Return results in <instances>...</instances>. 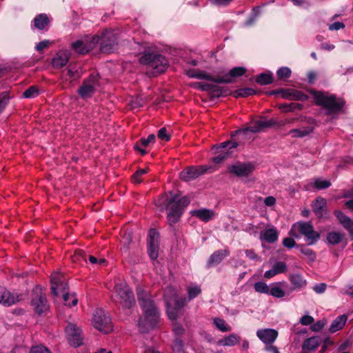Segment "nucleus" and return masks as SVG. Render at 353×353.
<instances>
[{"mask_svg": "<svg viewBox=\"0 0 353 353\" xmlns=\"http://www.w3.org/2000/svg\"><path fill=\"white\" fill-rule=\"evenodd\" d=\"M276 122L274 119L258 120L252 122L250 126L239 129L232 132L231 139L214 145L212 148L213 154H231L233 149L242 145L248 137L249 133H256L264 128L274 126Z\"/></svg>", "mask_w": 353, "mask_h": 353, "instance_id": "nucleus-1", "label": "nucleus"}, {"mask_svg": "<svg viewBox=\"0 0 353 353\" xmlns=\"http://www.w3.org/2000/svg\"><path fill=\"white\" fill-rule=\"evenodd\" d=\"M137 299L143 312V316L139 321V328L140 332L146 333L157 326L160 319V312L151 295L146 291L139 289Z\"/></svg>", "mask_w": 353, "mask_h": 353, "instance_id": "nucleus-2", "label": "nucleus"}, {"mask_svg": "<svg viewBox=\"0 0 353 353\" xmlns=\"http://www.w3.org/2000/svg\"><path fill=\"white\" fill-rule=\"evenodd\" d=\"M313 96L315 103L322 107L327 115L340 113L345 104L344 99L337 98L335 94L316 91Z\"/></svg>", "mask_w": 353, "mask_h": 353, "instance_id": "nucleus-3", "label": "nucleus"}, {"mask_svg": "<svg viewBox=\"0 0 353 353\" xmlns=\"http://www.w3.org/2000/svg\"><path fill=\"white\" fill-rule=\"evenodd\" d=\"M289 233L290 236L295 238L304 236L307 245H314L320 239V234L314 230V227L310 222L299 221L294 223Z\"/></svg>", "mask_w": 353, "mask_h": 353, "instance_id": "nucleus-4", "label": "nucleus"}, {"mask_svg": "<svg viewBox=\"0 0 353 353\" xmlns=\"http://www.w3.org/2000/svg\"><path fill=\"white\" fill-rule=\"evenodd\" d=\"M139 61L141 64L152 68L154 70L153 75H158L165 72L169 65L167 58L158 53H144Z\"/></svg>", "mask_w": 353, "mask_h": 353, "instance_id": "nucleus-5", "label": "nucleus"}, {"mask_svg": "<svg viewBox=\"0 0 353 353\" xmlns=\"http://www.w3.org/2000/svg\"><path fill=\"white\" fill-rule=\"evenodd\" d=\"M101 77L99 74L92 73L83 81L82 85L79 88L77 93L83 99L91 98L99 86Z\"/></svg>", "mask_w": 353, "mask_h": 353, "instance_id": "nucleus-6", "label": "nucleus"}, {"mask_svg": "<svg viewBox=\"0 0 353 353\" xmlns=\"http://www.w3.org/2000/svg\"><path fill=\"white\" fill-rule=\"evenodd\" d=\"M116 296L125 308H130L135 304L133 292L125 282L117 283L114 285Z\"/></svg>", "mask_w": 353, "mask_h": 353, "instance_id": "nucleus-7", "label": "nucleus"}, {"mask_svg": "<svg viewBox=\"0 0 353 353\" xmlns=\"http://www.w3.org/2000/svg\"><path fill=\"white\" fill-rule=\"evenodd\" d=\"M258 167L256 161H237L228 168L230 174L239 178H248Z\"/></svg>", "mask_w": 353, "mask_h": 353, "instance_id": "nucleus-8", "label": "nucleus"}, {"mask_svg": "<svg viewBox=\"0 0 353 353\" xmlns=\"http://www.w3.org/2000/svg\"><path fill=\"white\" fill-rule=\"evenodd\" d=\"M31 305L39 315L44 314L48 310L46 296L40 286H36L32 290Z\"/></svg>", "mask_w": 353, "mask_h": 353, "instance_id": "nucleus-9", "label": "nucleus"}, {"mask_svg": "<svg viewBox=\"0 0 353 353\" xmlns=\"http://www.w3.org/2000/svg\"><path fill=\"white\" fill-rule=\"evenodd\" d=\"M118 38L112 30H105L102 32L100 50L103 53L113 52L117 47Z\"/></svg>", "mask_w": 353, "mask_h": 353, "instance_id": "nucleus-10", "label": "nucleus"}, {"mask_svg": "<svg viewBox=\"0 0 353 353\" xmlns=\"http://www.w3.org/2000/svg\"><path fill=\"white\" fill-rule=\"evenodd\" d=\"M110 323V318L103 310H96L92 318V324L95 328L107 333L112 330Z\"/></svg>", "mask_w": 353, "mask_h": 353, "instance_id": "nucleus-11", "label": "nucleus"}, {"mask_svg": "<svg viewBox=\"0 0 353 353\" xmlns=\"http://www.w3.org/2000/svg\"><path fill=\"white\" fill-rule=\"evenodd\" d=\"M211 168V166L207 165L190 166L180 173V178L185 181H189L206 173Z\"/></svg>", "mask_w": 353, "mask_h": 353, "instance_id": "nucleus-12", "label": "nucleus"}, {"mask_svg": "<svg viewBox=\"0 0 353 353\" xmlns=\"http://www.w3.org/2000/svg\"><path fill=\"white\" fill-rule=\"evenodd\" d=\"M165 201H167L165 204L168 209L173 210L176 212H179L182 215L184 209L190 204V199L188 196H183L180 199H177L175 195L174 197L169 200L165 198Z\"/></svg>", "mask_w": 353, "mask_h": 353, "instance_id": "nucleus-13", "label": "nucleus"}, {"mask_svg": "<svg viewBox=\"0 0 353 353\" xmlns=\"http://www.w3.org/2000/svg\"><path fill=\"white\" fill-rule=\"evenodd\" d=\"M65 333L69 343L74 347H79L83 343L81 330L76 325L69 323L65 327Z\"/></svg>", "mask_w": 353, "mask_h": 353, "instance_id": "nucleus-14", "label": "nucleus"}, {"mask_svg": "<svg viewBox=\"0 0 353 353\" xmlns=\"http://www.w3.org/2000/svg\"><path fill=\"white\" fill-rule=\"evenodd\" d=\"M280 93L281 97L290 100H296L301 101H305L308 99V96L301 91L294 89H280L272 90L271 94H277Z\"/></svg>", "mask_w": 353, "mask_h": 353, "instance_id": "nucleus-15", "label": "nucleus"}, {"mask_svg": "<svg viewBox=\"0 0 353 353\" xmlns=\"http://www.w3.org/2000/svg\"><path fill=\"white\" fill-rule=\"evenodd\" d=\"M50 281L52 285L51 291L54 295L57 296L60 292H65L67 283H65V279L62 274L60 272H54L50 276Z\"/></svg>", "mask_w": 353, "mask_h": 353, "instance_id": "nucleus-16", "label": "nucleus"}, {"mask_svg": "<svg viewBox=\"0 0 353 353\" xmlns=\"http://www.w3.org/2000/svg\"><path fill=\"white\" fill-rule=\"evenodd\" d=\"M256 334L265 346L272 345L279 336L278 331L272 328L259 329Z\"/></svg>", "mask_w": 353, "mask_h": 353, "instance_id": "nucleus-17", "label": "nucleus"}, {"mask_svg": "<svg viewBox=\"0 0 353 353\" xmlns=\"http://www.w3.org/2000/svg\"><path fill=\"white\" fill-rule=\"evenodd\" d=\"M157 137L154 134H149L148 137H142L134 145L136 151L139 152L141 154H145L149 152L148 149L154 143Z\"/></svg>", "mask_w": 353, "mask_h": 353, "instance_id": "nucleus-18", "label": "nucleus"}, {"mask_svg": "<svg viewBox=\"0 0 353 353\" xmlns=\"http://www.w3.org/2000/svg\"><path fill=\"white\" fill-rule=\"evenodd\" d=\"M312 209L317 218L321 219L327 214V201L325 199L318 196L311 205Z\"/></svg>", "mask_w": 353, "mask_h": 353, "instance_id": "nucleus-19", "label": "nucleus"}, {"mask_svg": "<svg viewBox=\"0 0 353 353\" xmlns=\"http://www.w3.org/2000/svg\"><path fill=\"white\" fill-rule=\"evenodd\" d=\"M21 300L19 295H15L8 291L6 288L0 286V303L4 306H10Z\"/></svg>", "mask_w": 353, "mask_h": 353, "instance_id": "nucleus-20", "label": "nucleus"}, {"mask_svg": "<svg viewBox=\"0 0 353 353\" xmlns=\"http://www.w3.org/2000/svg\"><path fill=\"white\" fill-rule=\"evenodd\" d=\"M230 252L228 248L223 250H219L214 252L209 257L206 268H210L212 266L217 265L219 264L225 257L228 256Z\"/></svg>", "mask_w": 353, "mask_h": 353, "instance_id": "nucleus-21", "label": "nucleus"}, {"mask_svg": "<svg viewBox=\"0 0 353 353\" xmlns=\"http://www.w3.org/2000/svg\"><path fill=\"white\" fill-rule=\"evenodd\" d=\"M70 52L68 50H59L52 60V67L60 69L66 65L70 59Z\"/></svg>", "mask_w": 353, "mask_h": 353, "instance_id": "nucleus-22", "label": "nucleus"}, {"mask_svg": "<svg viewBox=\"0 0 353 353\" xmlns=\"http://www.w3.org/2000/svg\"><path fill=\"white\" fill-rule=\"evenodd\" d=\"M331 185V183L328 180L321 178H316L313 181H309L305 185L303 189L306 191H312L314 190H324L328 188Z\"/></svg>", "mask_w": 353, "mask_h": 353, "instance_id": "nucleus-23", "label": "nucleus"}, {"mask_svg": "<svg viewBox=\"0 0 353 353\" xmlns=\"http://www.w3.org/2000/svg\"><path fill=\"white\" fill-rule=\"evenodd\" d=\"M191 214L203 222H208L216 216V213L213 210L207 208H201L191 211Z\"/></svg>", "mask_w": 353, "mask_h": 353, "instance_id": "nucleus-24", "label": "nucleus"}, {"mask_svg": "<svg viewBox=\"0 0 353 353\" xmlns=\"http://www.w3.org/2000/svg\"><path fill=\"white\" fill-rule=\"evenodd\" d=\"M173 290V287H171V286L167 287L164 292V298H165V301L166 303V308H167V313H168V318L170 320H176L180 310L172 305V299H169L168 290Z\"/></svg>", "mask_w": 353, "mask_h": 353, "instance_id": "nucleus-25", "label": "nucleus"}, {"mask_svg": "<svg viewBox=\"0 0 353 353\" xmlns=\"http://www.w3.org/2000/svg\"><path fill=\"white\" fill-rule=\"evenodd\" d=\"M334 214L340 223L349 232L352 239H353V220L340 210H335Z\"/></svg>", "mask_w": 353, "mask_h": 353, "instance_id": "nucleus-26", "label": "nucleus"}, {"mask_svg": "<svg viewBox=\"0 0 353 353\" xmlns=\"http://www.w3.org/2000/svg\"><path fill=\"white\" fill-rule=\"evenodd\" d=\"M32 23V28H36L39 30H47L50 24V20L46 14L42 13L37 15Z\"/></svg>", "mask_w": 353, "mask_h": 353, "instance_id": "nucleus-27", "label": "nucleus"}, {"mask_svg": "<svg viewBox=\"0 0 353 353\" xmlns=\"http://www.w3.org/2000/svg\"><path fill=\"white\" fill-rule=\"evenodd\" d=\"M194 79L201 80H208L216 83H232V81L230 78H219L214 77L210 74L203 71H198L197 75L194 76Z\"/></svg>", "mask_w": 353, "mask_h": 353, "instance_id": "nucleus-28", "label": "nucleus"}, {"mask_svg": "<svg viewBox=\"0 0 353 353\" xmlns=\"http://www.w3.org/2000/svg\"><path fill=\"white\" fill-rule=\"evenodd\" d=\"M72 50L81 54H85L93 48V45H88V39L85 41L77 40L71 44Z\"/></svg>", "mask_w": 353, "mask_h": 353, "instance_id": "nucleus-29", "label": "nucleus"}, {"mask_svg": "<svg viewBox=\"0 0 353 353\" xmlns=\"http://www.w3.org/2000/svg\"><path fill=\"white\" fill-rule=\"evenodd\" d=\"M278 232L274 226L261 232V239L269 243L276 242L278 240Z\"/></svg>", "mask_w": 353, "mask_h": 353, "instance_id": "nucleus-30", "label": "nucleus"}, {"mask_svg": "<svg viewBox=\"0 0 353 353\" xmlns=\"http://www.w3.org/2000/svg\"><path fill=\"white\" fill-rule=\"evenodd\" d=\"M321 342L322 339L319 336H314L306 339L303 343V350L314 351L319 346Z\"/></svg>", "mask_w": 353, "mask_h": 353, "instance_id": "nucleus-31", "label": "nucleus"}, {"mask_svg": "<svg viewBox=\"0 0 353 353\" xmlns=\"http://www.w3.org/2000/svg\"><path fill=\"white\" fill-rule=\"evenodd\" d=\"M240 336L235 334H231L225 336L217 341V345L220 346H229L232 347L239 343Z\"/></svg>", "mask_w": 353, "mask_h": 353, "instance_id": "nucleus-32", "label": "nucleus"}, {"mask_svg": "<svg viewBox=\"0 0 353 353\" xmlns=\"http://www.w3.org/2000/svg\"><path fill=\"white\" fill-rule=\"evenodd\" d=\"M347 321V316L343 314L336 317L332 323L329 331L334 333L343 328Z\"/></svg>", "mask_w": 353, "mask_h": 353, "instance_id": "nucleus-33", "label": "nucleus"}, {"mask_svg": "<svg viewBox=\"0 0 353 353\" xmlns=\"http://www.w3.org/2000/svg\"><path fill=\"white\" fill-rule=\"evenodd\" d=\"M285 284V281L279 282V283L272 284L270 288L268 294L275 298H283V296H285V292L281 288V286L284 285Z\"/></svg>", "mask_w": 353, "mask_h": 353, "instance_id": "nucleus-34", "label": "nucleus"}, {"mask_svg": "<svg viewBox=\"0 0 353 353\" xmlns=\"http://www.w3.org/2000/svg\"><path fill=\"white\" fill-rule=\"evenodd\" d=\"M168 296L169 299H172V302H174V307L179 310H181V309L183 308L186 303V299L179 298L176 296V292L174 288L172 290H168Z\"/></svg>", "mask_w": 353, "mask_h": 353, "instance_id": "nucleus-35", "label": "nucleus"}, {"mask_svg": "<svg viewBox=\"0 0 353 353\" xmlns=\"http://www.w3.org/2000/svg\"><path fill=\"white\" fill-rule=\"evenodd\" d=\"M289 280L294 289L301 290L306 285V280L299 274H291Z\"/></svg>", "mask_w": 353, "mask_h": 353, "instance_id": "nucleus-36", "label": "nucleus"}, {"mask_svg": "<svg viewBox=\"0 0 353 353\" xmlns=\"http://www.w3.org/2000/svg\"><path fill=\"white\" fill-rule=\"evenodd\" d=\"M247 70L244 67H234L232 68L223 78H230L232 81V78L239 77L245 74ZM219 78H221L219 77Z\"/></svg>", "mask_w": 353, "mask_h": 353, "instance_id": "nucleus-37", "label": "nucleus"}, {"mask_svg": "<svg viewBox=\"0 0 353 353\" xmlns=\"http://www.w3.org/2000/svg\"><path fill=\"white\" fill-rule=\"evenodd\" d=\"M313 131V128L307 126L301 128L292 129L290 131V134L292 137H303Z\"/></svg>", "mask_w": 353, "mask_h": 353, "instance_id": "nucleus-38", "label": "nucleus"}, {"mask_svg": "<svg viewBox=\"0 0 353 353\" xmlns=\"http://www.w3.org/2000/svg\"><path fill=\"white\" fill-rule=\"evenodd\" d=\"M343 235L339 232H330L327 234V241L329 244H339L343 239Z\"/></svg>", "mask_w": 353, "mask_h": 353, "instance_id": "nucleus-39", "label": "nucleus"}, {"mask_svg": "<svg viewBox=\"0 0 353 353\" xmlns=\"http://www.w3.org/2000/svg\"><path fill=\"white\" fill-rule=\"evenodd\" d=\"M273 77L272 73L262 72L256 78V82L260 85H265L272 83Z\"/></svg>", "mask_w": 353, "mask_h": 353, "instance_id": "nucleus-40", "label": "nucleus"}, {"mask_svg": "<svg viewBox=\"0 0 353 353\" xmlns=\"http://www.w3.org/2000/svg\"><path fill=\"white\" fill-rule=\"evenodd\" d=\"M80 67L77 64H70L66 70L70 78L75 79L81 77L82 73L79 72Z\"/></svg>", "mask_w": 353, "mask_h": 353, "instance_id": "nucleus-41", "label": "nucleus"}, {"mask_svg": "<svg viewBox=\"0 0 353 353\" xmlns=\"http://www.w3.org/2000/svg\"><path fill=\"white\" fill-rule=\"evenodd\" d=\"M213 323L219 330L223 332H229L231 330V327L228 325L225 321L223 319L219 317L214 318Z\"/></svg>", "mask_w": 353, "mask_h": 353, "instance_id": "nucleus-42", "label": "nucleus"}, {"mask_svg": "<svg viewBox=\"0 0 353 353\" xmlns=\"http://www.w3.org/2000/svg\"><path fill=\"white\" fill-rule=\"evenodd\" d=\"M297 248L300 249V252L306 256L310 261L313 262L315 261L316 256L315 252L312 249L306 247L304 245H298Z\"/></svg>", "mask_w": 353, "mask_h": 353, "instance_id": "nucleus-43", "label": "nucleus"}, {"mask_svg": "<svg viewBox=\"0 0 353 353\" xmlns=\"http://www.w3.org/2000/svg\"><path fill=\"white\" fill-rule=\"evenodd\" d=\"M212 88L210 89V92L212 94V97H221L228 95V90L224 89L217 85L212 84Z\"/></svg>", "mask_w": 353, "mask_h": 353, "instance_id": "nucleus-44", "label": "nucleus"}, {"mask_svg": "<svg viewBox=\"0 0 353 353\" xmlns=\"http://www.w3.org/2000/svg\"><path fill=\"white\" fill-rule=\"evenodd\" d=\"M188 300L191 301L198 296L201 293V289L199 285H194L188 286L187 288Z\"/></svg>", "mask_w": 353, "mask_h": 353, "instance_id": "nucleus-45", "label": "nucleus"}, {"mask_svg": "<svg viewBox=\"0 0 353 353\" xmlns=\"http://www.w3.org/2000/svg\"><path fill=\"white\" fill-rule=\"evenodd\" d=\"M256 94L255 90L250 88H240L236 90V97H247Z\"/></svg>", "mask_w": 353, "mask_h": 353, "instance_id": "nucleus-46", "label": "nucleus"}, {"mask_svg": "<svg viewBox=\"0 0 353 353\" xmlns=\"http://www.w3.org/2000/svg\"><path fill=\"white\" fill-rule=\"evenodd\" d=\"M10 99L9 91H5L0 94V114L6 108Z\"/></svg>", "mask_w": 353, "mask_h": 353, "instance_id": "nucleus-47", "label": "nucleus"}, {"mask_svg": "<svg viewBox=\"0 0 353 353\" xmlns=\"http://www.w3.org/2000/svg\"><path fill=\"white\" fill-rule=\"evenodd\" d=\"M148 253L152 261L156 260L159 255V244H148Z\"/></svg>", "mask_w": 353, "mask_h": 353, "instance_id": "nucleus-48", "label": "nucleus"}, {"mask_svg": "<svg viewBox=\"0 0 353 353\" xmlns=\"http://www.w3.org/2000/svg\"><path fill=\"white\" fill-rule=\"evenodd\" d=\"M181 216V213L176 212H174L173 210L168 209L167 219H168L169 225H172L173 224L178 222V221L179 220Z\"/></svg>", "mask_w": 353, "mask_h": 353, "instance_id": "nucleus-49", "label": "nucleus"}, {"mask_svg": "<svg viewBox=\"0 0 353 353\" xmlns=\"http://www.w3.org/2000/svg\"><path fill=\"white\" fill-rule=\"evenodd\" d=\"M39 94V89L36 86H30L23 93V97L27 99L35 98Z\"/></svg>", "mask_w": 353, "mask_h": 353, "instance_id": "nucleus-50", "label": "nucleus"}, {"mask_svg": "<svg viewBox=\"0 0 353 353\" xmlns=\"http://www.w3.org/2000/svg\"><path fill=\"white\" fill-rule=\"evenodd\" d=\"M173 353H185L183 349V342L179 337H176L173 346H172Z\"/></svg>", "mask_w": 353, "mask_h": 353, "instance_id": "nucleus-51", "label": "nucleus"}, {"mask_svg": "<svg viewBox=\"0 0 353 353\" xmlns=\"http://www.w3.org/2000/svg\"><path fill=\"white\" fill-rule=\"evenodd\" d=\"M254 290L259 293L268 294L270 288L266 283L259 281L254 285Z\"/></svg>", "mask_w": 353, "mask_h": 353, "instance_id": "nucleus-52", "label": "nucleus"}, {"mask_svg": "<svg viewBox=\"0 0 353 353\" xmlns=\"http://www.w3.org/2000/svg\"><path fill=\"white\" fill-rule=\"evenodd\" d=\"M159 232L155 229H150L148 233V244H159Z\"/></svg>", "mask_w": 353, "mask_h": 353, "instance_id": "nucleus-53", "label": "nucleus"}, {"mask_svg": "<svg viewBox=\"0 0 353 353\" xmlns=\"http://www.w3.org/2000/svg\"><path fill=\"white\" fill-rule=\"evenodd\" d=\"M148 172L147 168L139 169L132 176V181L134 183L139 184L142 181L141 176Z\"/></svg>", "mask_w": 353, "mask_h": 353, "instance_id": "nucleus-54", "label": "nucleus"}, {"mask_svg": "<svg viewBox=\"0 0 353 353\" xmlns=\"http://www.w3.org/2000/svg\"><path fill=\"white\" fill-rule=\"evenodd\" d=\"M291 74L292 71L288 67H281L276 72L278 77L281 79L289 78Z\"/></svg>", "mask_w": 353, "mask_h": 353, "instance_id": "nucleus-55", "label": "nucleus"}, {"mask_svg": "<svg viewBox=\"0 0 353 353\" xmlns=\"http://www.w3.org/2000/svg\"><path fill=\"white\" fill-rule=\"evenodd\" d=\"M63 296L66 305L74 306L77 304L78 299L74 295L68 293H64Z\"/></svg>", "mask_w": 353, "mask_h": 353, "instance_id": "nucleus-56", "label": "nucleus"}, {"mask_svg": "<svg viewBox=\"0 0 353 353\" xmlns=\"http://www.w3.org/2000/svg\"><path fill=\"white\" fill-rule=\"evenodd\" d=\"M272 268L278 274L285 273L288 270L287 265L283 261L275 262L272 265Z\"/></svg>", "mask_w": 353, "mask_h": 353, "instance_id": "nucleus-57", "label": "nucleus"}, {"mask_svg": "<svg viewBox=\"0 0 353 353\" xmlns=\"http://www.w3.org/2000/svg\"><path fill=\"white\" fill-rule=\"evenodd\" d=\"M157 138L163 141H168L170 139V134L168 132L165 127H163L158 130Z\"/></svg>", "mask_w": 353, "mask_h": 353, "instance_id": "nucleus-58", "label": "nucleus"}, {"mask_svg": "<svg viewBox=\"0 0 353 353\" xmlns=\"http://www.w3.org/2000/svg\"><path fill=\"white\" fill-rule=\"evenodd\" d=\"M193 86L194 88L203 92H210V89L213 88L212 84L203 82H196Z\"/></svg>", "mask_w": 353, "mask_h": 353, "instance_id": "nucleus-59", "label": "nucleus"}, {"mask_svg": "<svg viewBox=\"0 0 353 353\" xmlns=\"http://www.w3.org/2000/svg\"><path fill=\"white\" fill-rule=\"evenodd\" d=\"M325 325V321L324 320L317 321L315 323H312L310 326V329L313 332L321 331Z\"/></svg>", "mask_w": 353, "mask_h": 353, "instance_id": "nucleus-60", "label": "nucleus"}, {"mask_svg": "<svg viewBox=\"0 0 353 353\" xmlns=\"http://www.w3.org/2000/svg\"><path fill=\"white\" fill-rule=\"evenodd\" d=\"M245 254L250 260L261 261V258L253 250H245Z\"/></svg>", "mask_w": 353, "mask_h": 353, "instance_id": "nucleus-61", "label": "nucleus"}, {"mask_svg": "<svg viewBox=\"0 0 353 353\" xmlns=\"http://www.w3.org/2000/svg\"><path fill=\"white\" fill-rule=\"evenodd\" d=\"M30 353H50V352L43 345H37L31 348Z\"/></svg>", "mask_w": 353, "mask_h": 353, "instance_id": "nucleus-62", "label": "nucleus"}, {"mask_svg": "<svg viewBox=\"0 0 353 353\" xmlns=\"http://www.w3.org/2000/svg\"><path fill=\"white\" fill-rule=\"evenodd\" d=\"M283 245L287 248H292L294 247H297L296 241L290 237H286L283 240Z\"/></svg>", "mask_w": 353, "mask_h": 353, "instance_id": "nucleus-63", "label": "nucleus"}, {"mask_svg": "<svg viewBox=\"0 0 353 353\" xmlns=\"http://www.w3.org/2000/svg\"><path fill=\"white\" fill-rule=\"evenodd\" d=\"M314 321V318L310 315H305L302 316L300 319V323L303 325H312Z\"/></svg>", "mask_w": 353, "mask_h": 353, "instance_id": "nucleus-64", "label": "nucleus"}]
</instances>
